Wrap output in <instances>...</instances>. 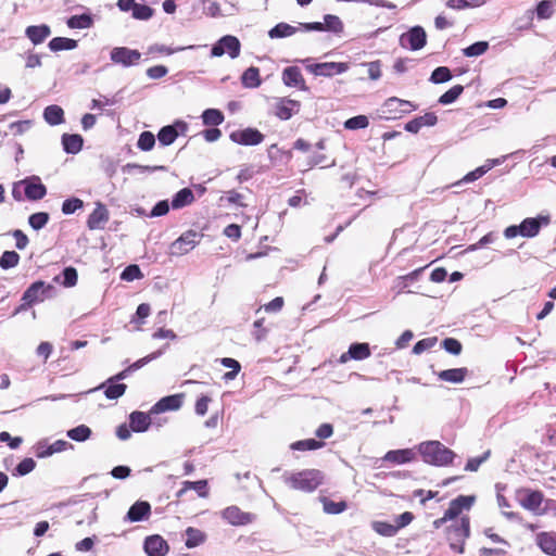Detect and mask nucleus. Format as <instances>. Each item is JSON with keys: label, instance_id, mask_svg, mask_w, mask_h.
<instances>
[{"label": "nucleus", "instance_id": "obj_1", "mask_svg": "<svg viewBox=\"0 0 556 556\" xmlns=\"http://www.w3.org/2000/svg\"><path fill=\"white\" fill-rule=\"evenodd\" d=\"M282 481L292 490L301 492H313L324 480L321 471L317 469H304L301 471H285Z\"/></svg>", "mask_w": 556, "mask_h": 556}, {"label": "nucleus", "instance_id": "obj_2", "mask_svg": "<svg viewBox=\"0 0 556 556\" xmlns=\"http://www.w3.org/2000/svg\"><path fill=\"white\" fill-rule=\"evenodd\" d=\"M419 452L425 463L438 467L450 466L456 457V454L440 441L422 442Z\"/></svg>", "mask_w": 556, "mask_h": 556}, {"label": "nucleus", "instance_id": "obj_3", "mask_svg": "<svg viewBox=\"0 0 556 556\" xmlns=\"http://www.w3.org/2000/svg\"><path fill=\"white\" fill-rule=\"evenodd\" d=\"M470 535V519L468 516L462 517L452 523L446 530V539L450 547L456 553H464L465 542Z\"/></svg>", "mask_w": 556, "mask_h": 556}, {"label": "nucleus", "instance_id": "obj_4", "mask_svg": "<svg viewBox=\"0 0 556 556\" xmlns=\"http://www.w3.org/2000/svg\"><path fill=\"white\" fill-rule=\"evenodd\" d=\"M541 220H543L545 224L548 223V219L545 217L526 218L521 222L520 225H511L505 228L504 236L506 239H513L517 236H522L526 238L535 237L540 232Z\"/></svg>", "mask_w": 556, "mask_h": 556}, {"label": "nucleus", "instance_id": "obj_5", "mask_svg": "<svg viewBox=\"0 0 556 556\" xmlns=\"http://www.w3.org/2000/svg\"><path fill=\"white\" fill-rule=\"evenodd\" d=\"M416 109L417 106L410 101L391 97L384 101L382 105V113L387 119H396L404 114H409Z\"/></svg>", "mask_w": 556, "mask_h": 556}, {"label": "nucleus", "instance_id": "obj_6", "mask_svg": "<svg viewBox=\"0 0 556 556\" xmlns=\"http://www.w3.org/2000/svg\"><path fill=\"white\" fill-rule=\"evenodd\" d=\"M300 28H302L305 31L326 30L334 34H341L344 30V25L338 16L327 14L324 16V22L300 23Z\"/></svg>", "mask_w": 556, "mask_h": 556}, {"label": "nucleus", "instance_id": "obj_7", "mask_svg": "<svg viewBox=\"0 0 556 556\" xmlns=\"http://www.w3.org/2000/svg\"><path fill=\"white\" fill-rule=\"evenodd\" d=\"M110 60L123 67H131L140 63L141 53L127 47H114L110 52Z\"/></svg>", "mask_w": 556, "mask_h": 556}, {"label": "nucleus", "instance_id": "obj_8", "mask_svg": "<svg viewBox=\"0 0 556 556\" xmlns=\"http://www.w3.org/2000/svg\"><path fill=\"white\" fill-rule=\"evenodd\" d=\"M427 43V34L421 26H414L400 37V46L404 49L417 51Z\"/></svg>", "mask_w": 556, "mask_h": 556}, {"label": "nucleus", "instance_id": "obj_9", "mask_svg": "<svg viewBox=\"0 0 556 556\" xmlns=\"http://www.w3.org/2000/svg\"><path fill=\"white\" fill-rule=\"evenodd\" d=\"M240 41L237 37L231 35H226L222 37L212 48L211 55L212 56H222L225 53L231 59H236L240 54Z\"/></svg>", "mask_w": 556, "mask_h": 556}, {"label": "nucleus", "instance_id": "obj_10", "mask_svg": "<svg viewBox=\"0 0 556 556\" xmlns=\"http://www.w3.org/2000/svg\"><path fill=\"white\" fill-rule=\"evenodd\" d=\"M53 286L47 285L43 281H36L31 283L23 293L22 301L27 304H35L43 302L51 295Z\"/></svg>", "mask_w": 556, "mask_h": 556}, {"label": "nucleus", "instance_id": "obj_11", "mask_svg": "<svg viewBox=\"0 0 556 556\" xmlns=\"http://www.w3.org/2000/svg\"><path fill=\"white\" fill-rule=\"evenodd\" d=\"M197 244H199V235L189 230L170 244L169 252L172 255H184L194 249Z\"/></svg>", "mask_w": 556, "mask_h": 556}, {"label": "nucleus", "instance_id": "obj_12", "mask_svg": "<svg viewBox=\"0 0 556 556\" xmlns=\"http://www.w3.org/2000/svg\"><path fill=\"white\" fill-rule=\"evenodd\" d=\"M517 498L525 509L535 511L541 507L544 495L539 490L522 488L517 490Z\"/></svg>", "mask_w": 556, "mask_h": 556}, {"label": "nucleus", "instance_id": "obj_13", "mask_svg": "<svg viewBox=\"0 0 556 556\" xmlns=\"http://www.w3.org/2000/svg\"><path fill=\"white\" fill-rule=\"evenodd\" d=\"M306 68L316 76L331 77L345 72L346 64L343 62L313 63Z\"/></svg>", "mask_w": 556, "mask_h": 556}, {"label": "nucleus", "instance_id": "obj_14", "mask_svg": "<svg viewBox=\"0 0 556 556\" xmlns=\"http://www.w3.org/2000/svg\"><path fill=\"white\" fill-rule=\"evenodd\" d=\"M222 517L232 526H245L252 523L255 515L242 511L238 506H229L222 511Z\"/></svg>", "mask_w": 556, "mask_h": 556}, {"label": "nucleus", "instance_id": "obj_15", "mask_svg": "<svg viewBox=\"0 0 556 556\" xmlns=\"http://www.w3.org/2000/svg\"><path fill=\"white\" fill-rule=\"evenodd\" d=\"M231 141L242 146H257L264 140V136L255 128H245L230 134Z\"/></svg>", "mask_w": 556, "mask_h": 556}, {"label": "nucleus", "instance_id": "obj_16", "mask_svg": "<svg viewBox=\"0 0 556 556\" xmlns=\"http://www.w3.org/2000/svg\"><path fill=\"white\" fill-rule=\"evenodd\" d=\"M25 185V198L30 201L41 200L47 194V188L38 176H30L23 179Z\"/></svg>", "mask_w": 556, "mask_h": 556}, {"label": "nucleus", "instance_id": "obj_17", "mask_svg": "<svg viewBox=\"0 0 556 556\" xmlns=\"http://www.w3.org/2000/svg\"><path fill=\"white\" fill-rule=\"evenodd\" d=\"M476 497L471 495H459L450 502L448 508L445 510L446 518L456 519L463 510H469L475 503Z\"/></svg>", "mask_w": 556, "mask_h": 556}, {"label": "nucleus", "instance_id": "obj_18", "mask_svg": "<svg viewBox=\"0 0 556 556\" xmlns=\"http://www.w3.org/2000/svg\"><path fill=\"white\" fill-rule=\"evenodd\" d=\"M162 353H163V351L160 350V351L153 352V353H151V354H149V355L138 359L137 362L132 363L131 365H129L127 368H125L121 372H118L115 376L109 378L108 382H117V381H122V380L126 379L131 372L140 369L141 367H143L144 365H147L151 361L156 359L157 357H160L162 355Z\"/></svg>", "mask_w": 556, "mask_h": 556}, {"label": "nucleus", "instance_id": "obj_19", "mask_svg": "<svg viewBox=\"0 0 556 556\" xmlns=\"http://www.w3.org/2000/svg\"><path fill=\"white\" fill-rule=\"evenodd\" d=\"M151 515V505L146 501H137L128 509L124 520L128 522H139L147 520Z\"/></svg>", "mask_w": 556, "mask_h": 556}, {"label": "nucleus", "instance_id": "obj_20", "mask_svg": "<svg viewBox=\"0 0 556 556\" xmlns=\"http://www.w3.org/2000/svg\"><path fill=\"white\" fill-rule=\"evenodd\" d=\"M70 444L64 440H56L52 444H49L46 440L39 441L35 445V454L38 458H46L55 453L63 452Z\"/></svg>", "mask_w": 556, "mask_h": 556}, {"label": "nucleus", "instance_id": "obj_21", "mask_svg": "<svg viewBox=\"0 0 556 556\" xmlns=\"http://www.w3.org/2000/svg\"><path fill=\"white\" fill-rule=\"evenodd\" d=\"M144 552L149 556H165L168 552V544L161 535H151L144 540Z\"/></svg>", "mask_w": 556, "mask_h": 556}, {"label": "nucleus", "instance_id": "obj_22", "mask_svg": "<svg viewBox=\"0 0 556 556\" xmlns=\"http://www.w3.org/2000/svg\"><path fill=\"white\" fill-rule=\"evenodd\" d=\"M182 394H174L162 397L151 408V414H160L168 410H177L182 405Z\"/></svg>", "mask_w": 556, "mask_h": 556}, {"label": "nucleus", "instance_id": "obj_23", "mask_svg": "<svg viewBox=\"0 0 556 556\" xmlns=\"http://www.w3.org/2000/svg\"><path fill=\"white\" fill-rule=\"evenodd\" d=\"M109 220V211L102 203L98 202L94 210L89 215L87 226L91 230L103 229Z\"/></svg>", "mask_w": 556, "mask_h": 556}, {"label": "nucleus", "instance_id": "obj_24", "mask_svg": "<svg viewBox=\"0 0 556 556\" xmlns=\"http://www.w3.org/2000/svg\"><path fill=\"white\" fill-rule=\"evenodd\" d=\"M535 543L539 548L548 556H556V533L542 531L535 535Z\"/></svg>", "mask_w": 556, "mask_h": 556}, {"label": "nucleus", "instance_id": "obj_25", "mask_svg": "<svg viewBox=\"0 0 556 556\" xmlns=\"http://www.w3.org/2000/svg\"><path fill=\"white\" fill-rule=\"evenodd\" d=\"M299 110L300 102L292 99L281 98L276 103V115L283 121L291 118Z\"/></svg>", "mask_w": 556, "mask_h": 556}, {"label": "nucleus", "instance_id": "obj_26", "mask_svg": "<svg viewBox=\"0 0 556 556\" xmlns=\"http://www.w3.org/2000/svg\"><path fill=\"white\" fill-rule=\"evenodd\" d=\"M51 35V29L48 25H31L25 29V36L35 45L42 43Z\"/></svg>", "mask_w": 556, "mask_h": 556}, {"label": "nucleus", "instance_id": "obj_27", "mask_svg": "<svg viewBox=\"0 0 556 556\" xmlns=\"http://www.w3.org/2000/svg\"><path fill=\"white\" fill-rule=\"evenodd\" d=\"M282 81L288 87L305 89L302 73L296 66H289L282 72Z\"/></svg>", "mask_w": 556, "mask_h": 556}, {"label": "nucleus", "instance_id": "obj_28", "mask_svg": "<svg viewBox=\"0 0 556 556\" xmlns=\"http://www.w3.org/2000/svg\"><path fill=\"white\" fill-rule=\"evenodd\" d=\"M416 458V454L410 448H404V450H393L389 451L383 459L388 463L392 464H406L410 463Z\"/></svg>", "mask_w": 556, "mask_h": 556}, {"label": "nucleus", "instance_id": "obj_29", "mask_svg": "<svg viewBox=\"0 0 556 556\" xmlns=\"http://www.w3.org/2000/svg\"><path fill=\"white\" fill-rule=\"evenodd\" d=\"M205 13L211 17H222V16H231L237 11L235 4L229 3L226 8H222V5L216 1H208L204 7Z\"/></svg>", "mask_w": 556, "mask_h": 556}, {"label": "nucleus", "instance_id": "obj_30", "mask_svg": "<svg viewBox=\"0 0 556 556\" xmlns=\"http://www.w3.org/2000/svg\"><path fill=\"white\" fill-rule=\"evenodd\" d=\"M151 424L150 416L143 412H132L129 416V427L135 432H144Z\"/></svg>", "mask_w": 556, "mask_h": 556}, {"label": "nucleus", "instance_id": "obj_31", "mask_svg": "<svg viewBox=\"0 0 556 556\" xmlns=\"http://www.w3.org/2000/svg\"><path fill=\"white\" fill-rule=\"evenodd\" d=\"M468 375L466 367L445 369L438 374V378L445 382L460 383Z\"/></svg>", "mask_w": 556, "mask_h": 556}, {"label": "nucleus", "instance_id": "obj_32", "mask_svg": "<svg viewBox=\"0 0 556 556\" xmlns=\"http://www.w3.org/2000/svg\"><path fill=\"white\" fill-rule=\"evenodd\" d=\"M105 389L104 394L109 400H117L126 392L127 386L125 383L105 382L98 388L91 389L88 392H93L99 389Z\"/></svg>", "mask_w": 556, "mask_h": 556}, {"label": "nucleus", "instance_id": "obj_33", "mask_svg": "<svg viewBox=\"0 0 556 556\" xmlns=\"http://www.w3.org/2000/svg\"><path fill=\"white\" fill-rule=\"evenodd\" d=\"M83 137L77 134L68 135L64 134L62 136V144L63 149L68 154H76L78 153L83 148Z\"/></svg>", "mask_w": 556, "mask_h": 556}, {"label": "nucleus", "instance_id": "obj_34", "mask_svg": "<svg viewBox=\"0 0 556 556\" xmlns=\"http://www.w3.org/2000/svg\"><path fill=\"white\" fill-rule=\"evenodd\" d=\"M43 118L51 126L60 125L64 122V111L56 104L48 105L43 111Z\"/></svg>", "mask_w": 556, "mask_h": 556}, {"label": "nucleus", "instance_id": "obj_35", "mask_svg": "<svg viewBox=\"0 0 556 556\" xmlns=\"http://www.w3.org/2000/svg\"><path fill=\"white\" fill-rule=\"evenodd\" d=\"M188 490H194L200 497H206L207 492V481L199 480V481H185L182 483V488L177 492V497H181Z\"/></svg>", "mask_w": 556, "mask_h": 556}, {"label": "nucleus", "instance_id": "obj_36", "mask_svg": "<svg viewBox=\"0 0 556 556\" xmlns=\"http://www.w3.org/2000/svg\"><path fill=\"white\" fill-rule=\"evenodd\" d=\"M194 201V195L191 189L184 188L179 190L172 200V207L178 210L191 204Z\"/></svg>", "mask_w": 556, "mask_h": 556}, {"label": "nucleus", "instance_id": "obj_37", "mask_svg": "<svg viewBox=\"0 0 556 556\" xmlns=\"http://www.w3.org/2000/svg\"><path fill=\"white\" fill-rule=\"evenodd\" d=\"M241 83L245 88H257L262 83L260 70L254 66L247 68L241 76Z\"/></svg>", "mask_w": 556, "mask_h": 556}, {"label": "nucleus", "instance_id": "obj_38", "mask_svg": "<svg viewBox=\"0 0 556 556\" xmlns=\"http://www.w3.org/2000/svg\"><path fill=\"white\" fill-rule=\"evenodd\" d=\"M497 164V160H488L485 164L477 167L476 169L469 172L464 176L462 181L464 182H472L479 178H481L484 174H486L493 166Z\"/></svg>", "mask_w": 556, "mask_h": 556}, {"label": "nucleus", "instance_id": "obj_39", "mask_svg": "<svg viewBox=\"0 0 556 556\" xmlns=\"http://www.w3.org/2000/svg\"><path fill=\"white\" fill-rule=\"evenodd\" d=\"M77 47V41L65 37H55L50 40L49 48L53 52L62 50H73Z\"/></svg>", "mask_w": 556, "mask_h": 556}, {"label": "nucleus", "instance_id": "obj_40", "mask_svg": "<svg viewBox=\"0 0 556 556\" xmlns=\"http://www.w3.org/2000/svg\"><path fill=\"white\" fill-rule=\"evenodd\" d=\"M92 434L91 429L86 425H79L75 428L67 430L66 435L76 442H85Z\"/></svg>", "mask_w": 556, "mask_h": 556}, {"label": "nucleus", "instance_id": "obj_41", "mask_svg": "<svg viewBox=\"0 0 556 556\" xmlns=\"http://www.w3.org/2000/svg\"><path fill=\"white\" fill-rule=\"evenodd\" d=\"M319 501L321 502L324 511L326 514L337 515L344 511L346 508L345 501L333 502L327 496H320Z\"/></svg>", "mask_w": 556, "mask_h": 556}, {"label": "nucleus", "instance_id": "obj_42", "mask_svg": "<svg viewBox=\"0 0 556 556\" xmlns=\"http://www.w3.org/2000/svg\"><path fill=\"white\" fill-rule=\"evenodd\" d=\"M296 30H298V27H294L287 23H279L268 31V36L271 39L285 38V37L292 36L293 34L296 33Z\"/></svg>", "mask_w": 556, "mask_h": 556}, {"label": "nucleus", "instance_id": "obj_43", "mask_svg": "<svg viewBox=\"0 0 556 556\" xmlns=\"http://www.w3.org/2000/svg\"><path fill=\"white\" fill-rule=\"evenodd\" d=\"M186 535L187 540L185 544L188 548L197 547L205 541V534L201 530L192 527L186 530Z\"/></svg>", "mask_w": 556, "mask_h": 556}, {"label": "nucleus", "instance_id": "obj_44", "mask_svg": "<svg viewBox=\"0 0 556 556\" xmlns=\"http://www.w3.org/2000/svg\"><path fill=\"white\" fill-rule=\"evenodd\" d=\"M177 137H178V131H177L176 127L173 125L162 127L157 134V139L162 146L172 144L176 140Z\"/></svg>", "mask_w": 556, "mask_h": 556}, {"label": "nucleus", "instance_id": "obj_45", "mask_svg": "<svg viewBox=\"0 0 556 556\" xmlns=\"http://www.w3.org/2000/svg\"><path fill=\"white\" fill-rule=\"evenodd\" d=\"M370 348L368 343H353L350 345V358L362 361L370 356Z\"/></svg>", "mask_w": 556, "mask_h": 556}, {"label": "nucleus", "instance_id": "obj_46", "mask_svg": "<svg viewBox=\"0 0 556 556\" xmlns=\"http://www.w3.org/2000/svg\"><path fill=\"white\" fill-rule=\"evenodd\" d=\"M92 17L89 14L73 15L67 20L70 28L85 29L92 26Z\"/></svg>", "mask_w": 556, "mask_h": 556}, {"label": "nucleus", "instance_id": "obj_47", "mask_svg": "<svg viewBox=\"0 0 556 556\" xmlns=\"http://www.w3.org/2000/svg\"><path fill=\"white\" fill-rule=\"evenodd\" d=\"M372 529L382 536H394L399 532V527L395 523H389L387 521H375L372 522Z\"/></svg>", "mask_w": 556, "mask_h": 556}, {"label": "nucleus", "instance_id": "obj_48", "mask_svg": "<svg viewBox=\"0 0 556 556\" xmlns=\"http://www.w3.org/2000/svg\"><path fill=\"white\" fill-rule=\"evenodd\" d=\"M202 119L207 126H218L224 122V115L219 110L207 109L203 112Z\"/></svg>", "mask_w": 556, "mask_h": 556}, {"label": "nucleus", "instance_id": "obj_49", "mask_svg": "<svg viewBox=\"0 0 556 556\" xmlns=\"http://www.w3.org/2000/svg\"><path fill=\"white\" fill-rule=\"evenodd\" d=\"M323 446H324L323 441H317L315 439H306V440L293 442L290 445V448L294 450V451H314V450H318Z\"/></svg>", "mask_w": 556, "mask_h": 556}, {"label": "nucleus", "instance_id": "obj_50", "mask_svg": "<svg viewBox=\"0 0 556 556\" xmlns=\"http://www.w3.org/2000/svg\"><path fill=\"white\" fill-rule=\"evenodd\" d=\"M486 0H447L446 5L454 10H464L467 8H478L483 5Z\"/></svg>", "mask_w": 556, "mask_h": 556}, {"label": "nucleus", "instance_id": "obj_51", "mask_svg": "<svg viewBox=\"0 0 556 556\" xmlns=\"http://www.w3.org/2000/svg\"><path fill=\"white\" fill-rule=\"evenodd\" d=\"M195 46H188V47H177V48H169L164 45L154 43L148 48V53H163L166 55L174 54L179 51H184L186 49H194Z\"/></svg>", "mask_w": 556, "mask_h": 556}, {"label": "nucleus", "instance_id": "obj_52", "mask_svg": "<svg viewBox=\"0 0 556 556\" xmlns=\"http://www.w3.org/2000/svg\"><path fill=\"white\" fill-rule=\"evenodd\" d=\"M49 222V214L46 212L34 213L28 217V224L34 230L42 229Z\"/></svg>", "mask_w": 556, "mask_h": 556}, {"label": "nucleus", "instance_id": "obj_53", "mask_svg": "<svg viewBox=\"0 0 556 556\" xmlns=\"http://www.w3.org/2000/svg\"><path fill=\"white\" fill-rule=\"evenodd\" d=\"M20 262V255L15 251H5L0 257V267L10 269L15 267Z\"/></svg>", "mask_w": 556, "mask_h": 556}, {"label": "nucleus", "instance_id": "obj_54", "mask_svg": "<svg viewBox=\"0 0 556 556\" xmlns=\"http://www.w3.org/2000/svg\"><path fill=\"white\" fill-rule=\"evenodd\" d=\"M463 91L464 87L462 85H455L439 98V102L441 104H450L454 102L463 93Z\"/></svg>", "mask_w": 556, "mask_h": 556}, {"label": "nucleus", "instance_id": "obj_55", "mask_svg": "<svg viewBox=\"0 0 556 556\" xmlns=\"http://www.w3.org/2000/svg\"><path fill=\"white\" fill-rule=\"evenodd\" d=\"M220 363L224 367L230 368L231 370L225 374V379L232 380L236 378V376L239 374L241 366L238 361L230 358V357H224L220 359Z\"/></svg>", "mask_w": 556, "mask_h": 556}, {"label": "nucleus", "instance_id": "obj_56", "mask_svg": "<svg viewBox=\"0 0 556 556\" xmlns=\"http://www.w3.org/2000/svg\"><path fill=\"white\" fill-rule=\"evenodd\" d=\"M488 48L489 43L486 41H478L465 48L463 52L464 55L468 58L479 56L482 55L488 50Z\"/></svg>", "mask_w": 556, "mask_h": 556}, {"label": "nucleus", "instance_id": "obj_57", "mask_svg": "<svg viewBox=\"0 0 556 556\" xmlns=\"http://www.w3.org/2000/svg\"><path fill=\"white\" fill-rule=\"evenodd\" d=\"M155 144V137L151 131L140 134L137 147L142 151H150Z\"/></svg>", "mask_w": 556, "mask_h": 556}, {"label": "nucleus", "instance_id": "obj_58", "mask_svg": "<svg viewBox=\"0 0 556 556\" xmlns=\"http://www.w3.org/2000/svg\"><path fill=\"white\" fill-rule=\"evenodd\" d=\"M452 78V73L448 67L439 66L431 74V81L434 84H442Z\"/></svg>", "mask_w": 556, "mask_h": 556}, {"label": "nucleus", "instance_id": "obj_59", "mask_svg": "<svg viewBox=\"0 0 556 556\" xmlns=\"http://www.w3.org/2000/svg\"><path fill=\"white\" fill-rule=\"evenodd\" d=\"M131 12L132 17L140 21H147L153 15V10L149 5L140 3H136Z\"/></svg>", "mask_w": 556, "mask_h": 556}, {"label": "nucleus", "instance_id": "obj_60", "mask_svg": "<svg viewBox=\"0 0 556 556\" xmlns=\"http://www.w3.org/2000/svg\"><path fill=\"white\" fill-rule=\"evenodd\" d=\"M438 342V338L437 337H429V338H425L422 340H419L413 348V352L415 354H421L424 353L425 351H428L430 349H432Z\"/></svg>", "mask_w": 556, "mask_h": 556}, {"label": "nucleus", "instance_id": "obj_61", "mask_svg": "<svg viewBox=\"0 0 556 556\" xmlns=\"http://www.w3.org/2000/svg\"><path fill=\"white\" fill-rule=\"evenodd\" d=\"M442 346L443 349L453 354V355H458L460 354L462 350H463V345L462 343L455 339V338H446L442 341Z\"/></svg>", "mask_w": 556, "mask_h": 556}, {"label": "nucleus", "instance_id": "obj_62", "mask_svg": "<svg viewBox=\"0 0 556 556\" xmlns=\"http://www.w3.org/2000/svg\"><path fill=\"white\" fill-rule=\"evenodd\" d=\"M36 467V463L33 458H24L15 468L16 476H26L31 472Z\"/></svg>", "mask_w": 556, "mask_h": 556}, {"label": "nucleus", "instance_id": "obj_63", "mask_svg": "<svg viewBox=\"0 0 556 556\" xmlns=\"http://www.w3.org/2000/svg\"><path fill=\"white\" fill-rule=\"evenodd\" d=\"M121 278L126 281H134L142 278V273L138 265H129L123 270Z\"/></svg>", "mask_w": 556, "mask_h": 556}, {"label": "nucleus", "instance_id": "obj_64", "mask_svg": "<svg viewBox=\"0 0 556 556\" xmlns=\"http://www.w3.org/2000/svg\"><path fill=\"white\" fill-rule=\"evenodd\" d=\"M83 201L78 198L67 199L62 204V212L65 215L75 213L78 208L83 207Z\"/></svg>", "mask_w": 556, "mask_h": 556}]
</instances>
